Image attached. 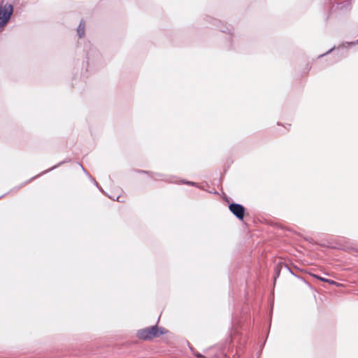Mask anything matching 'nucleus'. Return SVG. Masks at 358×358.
I'll return each mask as SVG.
<instances>
[{"label": "nucleus", "mask_w": 358, "mask_h": 358, "mask_svg": "<svg viewBox=\"0 0 358 358\" xmlns=\"http://www.w3.org/2000/svg\"><path fill=\"white\" fill-rule=\"evenodd\" d=\"M164 334H166V331L164 328L155 325L138 330L137 336L140 339L148 340L159 337Z\"/></svg>", "instance_id": "nucleus-1"}, {"label": "nucleus", "mask_w": 358, "mask_h": 358, "mask_svg": "<svg viewBox=\"0 0 358 358\" xmlns=\"http://www.w3.org/2000/svg\"><path fill=\"white\" fill-rule=\"evenodd\" d=\"M13 13V7L11 4H6L0 7V26H4L8 22Z\"/></svg>", "instance_id": "nucleus-2"}, {"label": "nucleus", "mask_w": 358, "mask_h": 358, "mask_svg": "<svg viewBox=\"0 0 358 358\" xmlns=\"http://www.w3.org/2000/svg\"><path fill=\"white\" fill-rule=\"evenodd\" d=\"M230 211L239 220H243L245 215V208L238 203H231L229 206Z\"/></svg>", "instance_id": "nucleus-3"}, {"label": "nucleus", "mask_w": 358, "mask_h": 358, "mask_svg": "<svg viewBox=\"0 0 358 358\" xmlns=\"http://www.w3.org/2000/svg\"><path fill=\"white\" fill-rule=\"evenodd\" d=\"M78 35L80 38H82L85 35V22L82 20L77 29Z\"/></svg>", "instance_id": "nucleus-4"}, {"label": "nucleus", "mask_w": 358, "mask_h": 358, "mask_svg": "<svg viewBox=\"0 0 358 358\" xmlns=\"http://www.w3.org/2000/svg\"><path fill=\"white\" fill-rule=\"evenodd\" d=\"M314 277L317 278L318 280H321V281H324V282H327V278H322V277H320L319 275H314Z\"/></svg>", "instance_id": "nucleus-5"}, {"label": "nucleus", "mask_w": 358, "mask_h": 358, "mask_svg": "<svg viewBox=\"0 0 358 358\" xmlns=\"http://www.w3.org/2000/svg\"><path fill=\"white\" fill-rule=\"evenodd\" d=\"M183 183L185 184H187V185H192V186H196V184L194 182H189V181H182Z\"/></svg>", "instance_id": "nucleus-6"}, {"label": "nucleus", "mask_w": 358, "mask_h": 358, "mask_svg": "<svg viewBox=\"0 0 358 358\" xmlns=\"http://www.w3.org/2000/svg\"><path fill=\"white\" fill-rule=\"evenodd\" d=\"M327 282H328V283H329L331 285H336V282H335L333 280H330V279H327Z\"/></svg>", "instance_id": "nucleus-7"}, {"label": "nucleus", "mask_w": 358, "mask_h": 358, "mask_svg": "<svg viewBox=\"0 0 358 358\" xmlns=\"http://www.w3.org/2000/svg\"><path fill=\"white\" fill-rule=\"evenodd\" d=\"M220 29H221V31H222V32H226L227 31H228L229 32V34H231L230 29H229V28H228V27H226L224 29L220 28Z\"/></svg>", "instance_id": "nucleus-8"}, {"label": "nucleus", "mask_w": 358, "mask_h": 358, "mask_svg": "<svg viewBox=\"0 0 358 358\" xmlns=\"http://www.w3.org/2000/svg\"><path fill=\"white\" fill-rule=\"evenodd\" d=\"M333 50H334V48H331L329 51H327V52L325 53V55L329 54V52H331ZM324 55H321L320 57H322V56H324Z\"/></svg>", "instance_id": "nucleus-9"}, {"label": "nucleus", "mask_w": 358, "mask_h": 358, "mask_svg": "<svg viewBox=\"0 0 358 358\" xmlns=\"http://www.w3.org/2000/svg\"><path fill=\"white\" fill-rule=\"evenodd\" d=\"M57 166H58V165L54 166H52L51 169H50L49 170H48V171H45L44 173H46V172H48V171H51V170H52V169H55V168H56V167H57Z\"/></svg>", "instance_id": "nucleus-10"}, {"label": "nucleus", "mask_w": 358, "mask_h": 358, "mask_svg": "<svg viewBox=\"0 0 358 358\" xmlns=\"http://www.w3.org/2000/svg\"><path fill=\"white\" fill-rule=\"evenodd\" d=\"M195 355H196V357H197L199 358L203 357V356L200 353H196Z\"/></svg>", "instance_id": "nucleus-11"}, {"label": "nucleus", "mask_w": 358, "mask_h": 358, "mask_svg": "<svg viewBox=\"0 0 358 358\" xmlns=\"http://www.w3.org/2000/svg\"><path fill=\"white\" fill-rule=\"evenodd\" d=\"M357 43H358V40L357 41V42H351V43H347L348 45H355Z\"/></svg>", "instance_id": "nucleus-12"}]
</instances>
